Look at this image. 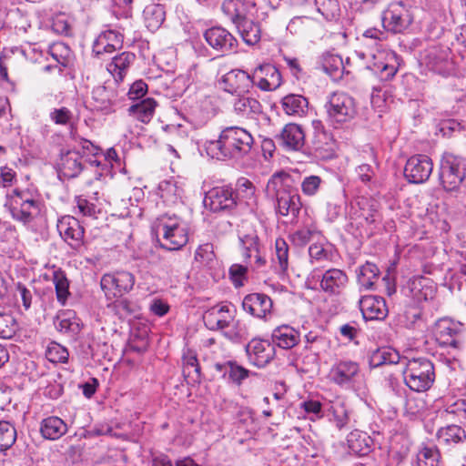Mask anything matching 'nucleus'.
<instances>
[{"mask_svg": "<svg viewBox=\"0 0 466 466\" xmlns=\"http://www.w3.org/2000/svg\"><path fill=\"white\" fill-rule=\"evenodd\" d=\"M55 168L60 178L72 179L85 170L86 164L78 149L61 150L55 161Z\"/></svg>", "mask_w": 466, "mask_h": 466, "instance_id": "obj_10", "label": "nucleus"}, {"mask_svg": "<svg viewBox=\"0 0 466 466\" xmlns=\"http://www.w3.org/2000/svg\"><path fill=\"white\" fill-rule=\"evenodd\" d=\"M309 255L311 263L329 261L331 258L330 251L319 243H313L309 246Z\"/></svg>", "mask_w": 466, "mask_h": 466, "instance_id": "obj_60", "label": "nucleus"}, {"mask_svg": "<svg viewBox=\"0 0 466 466\" xmlns=\"http://www.w3.org/2000/svg\"><path fill=\"white\" fill-rule=\"evenodd\" d=\"M333 421L339 430L343 429L350 421L349 411L341 401L334 402L330 406Z\"/></svg>", "mask_w": 466, "mask_h": 466, "instance_id": "obj_56", "label": "nucleus"}, {"mask_svg": "<svg viewBox=\"0 0 466 466\" xmlns=\"http://www.w3.org/2000/svg\"><path fill=\"white\" fill-rule=\"evenodd\" d=\"M40 431L45 439L55 441L66 433L67 425L59 417L50 416L42 420Z\"/></svg>", "mask_w": 466, "mask_h": 466, "instance_id": "obj_34", "label": "nucleus"}, {"mask_svg": "<svg viewBox=\"0 0 466 466\" xmlns=\"http://www.w3.org/2000/svg\"><path fill=\"white\" fill-rule=\"evenodd\" d=\"M57 330L62 333L75 336L80 331V325L76 319H59L56 323Z\"/></svg>", "mask_w": 466, "mask_h": 466, "instance_id": "obj_64", "label": "nucleus"}, {"mask_svg": "<svg viewBox=\"0 0 466 466\" xmlns=\"http://www.w3.org/2000/svg\"><path fill=\"white\" fill-rule=\"evenodd\" d=\"M440 443L457 444L466 440V431L459 425L451 424L441 428L437 432Z\"/></svg>", "mask_w": 466, "mask_h": 466, "instance_id": "obj_43", "label": "nucleus"}, {"mask_svg": "<svg viewBox=\"0 0 466 466\" xmlns=\"http://www.w3.org/2000/svg\"><path fill=\"white\" fill-rule=\"evenodd\" d=\"M16 440L15 426L6 420L0 421V452L11 448Z\"/></svg>", "mask_w": 466, "mask_h": 466, "instance_id": "obj_49", "label": "nucleus"}, {"mask_svg": "<svg viewBox=\"0 0 466 466\" xmlns=\"http://www.w3.org/2000/svg\"><path fill=\"white\" fill-rule=\"evenodd\" d=\"M215 258L214 248L211 243L199 245L195 252V259L202 264H209Z\"/></svg>", "mask_w": 466, "mask_h": 466, "instance_id": "obj_62", "label": "nucleus"}, {"mask_svg": "<svg viewBox=\"0 0 466 466\" xmlns=\"http://www.w3.org/2000/svg\"><path fill=\"white\" fill-rule=\"evenodd\" d=\"M244 40L249 46L255 45L260 39V29L258 24L254 23L248 17L239 24L235 25Z\"/></svg>", "mask_w": 466, "mask_h": 466, "instance_id": "obj_47", "label": "nucleus"}, {"mask_svg": "<svg viewBox=\"0 0 466 466\" xmlns=\"http://www.w3.org/2000/svg\"><path fill=\"white\" fill-rule=\"evenodd\" d=\"M275 255L273 261L279 264L282 272H285L289 267V246L283 238L276 239Z\"/></svg>", "mask_w": 466, "mask_h": 466, "instance_id": "obj_55", "label": "nucleus"}, {"mask_svg": "<svg viewBox=\"0 0 466 466\" xmlns=\"http://www.w3.org/2000/svg\"><path fill=\"white\" fill-rule=\"evenodd\" d=\"M49 117L51 121L56 125L66 126L71 124L73 119V113L67 107L62 106L59 108H54L50 112Z\"/></svg>", "mask_w": 466, "mask_h": 466, "instance_id": "obj_61", "label": "nucleus"}, {"mask_svg": "<svg viewBox=\"0 0 466 466\" xmlns=\"http://www.w3.org/2000/svg\"><path fill=\"white\" fill-rule=\"evenodd\" d=\"M239 241L242 247V255L247 265H252L257 268L263 267L266 259L261 254L259 238L255 230L239 235Z\"/></svg>", "mask_w": 466, "mask_h": 466, "instance_id": "obj_19", "label": "nucleus"}, {"mask_svg": "<svg viewBox=\"0 0 466 466\" xmlns=\"http://www.w3.org/2000/svg\"><path fill=\"white\" fill-rule=\"evenodd\" d=\"M158 228L162 232L164 243L160 244L167 250H178L188 241L187 226L177 215L166 214L159 218Z\"/></svg>", "mask_w": 466, "mask_h": 466, "instance_id": "obj_3", "label": "nucleus"}, {"mask_svg": "<svg viewBox=\"0 0 466 466\" xmlns=\"http://www.w3.org/2000/svg\"><path fill=\"white\" fill-rule=\"evenodd\" d=\"M159 195L167 204H175L180 198V190L171 181H162L159 186Z\"/></svg>", "mask_w": 466, "mask_h": 466, "instance_id": "obj_53", "label": "nucleus"}, {"mask_svg": "<svg viewBox=\"0 0 466 466\" xmlns=\"http://www.w3.org/2000/svg\"><path fill=\"white\" fill-rule=\"evenodd\" d=\"M124 36L121 33L108 29L98 35L93 43V54L96 57L103 59L123 46Z\"/></svg>", "mask_w": 466, "mask_h": 466, "instance_id": "obj_21", "label": "nucleus"}, {"mask_svg": "<svg viewBox=\"0 0 466 466\" xmlns=\"http://www.w3.org/2000/svg\"><path fill=\"white\" fill-rule=\"evenodd\" d=\"M371 58L366 65V68L377 75L380 80L389 81L393 78L398 71V67L390 61L396 58L394 53L386 54L378 52L377 54H369Z\"/></svg>", "mask_w": 466, "mask_h": 466, "instance_id": "obj_20", "label": "nucleus"}, {"mask_svg": "<svg viewBox=\"0 0 466 466\" xmlns=\"http://www.w3.org/2000/svg\"><path fill=\"white\" fill-rule=\"evenodd\" d=\"M318 12L329 21L339 15L340 8L338 0H315Z\"/></svg>", "mask_w": 466, "mask_h": 466, "instance_id": "obj_50", "label": "nucleus"}, {"mask_svg": "<svg viewBox=\"0 0 466 466\" xmlns=\"http://www.w3.org/2000/svg\"><path fill=\"white\" fill-rule=\"evenodd\" d=\"M218 111L217 99L214 96H204L189 108V117L196 127L206 125Z\"/></svg>", "mask_w": 466, "mask_h": 466, "instance_id": "obj_23", "label": "nucleus"}, {"mask_svg": "<svg viewBox=\"0 0 466 466\" xmlns=\"http://www.w3.org/2000/svg\"><path fill=\"white\" fill-rule=\"evenodd\" d=\"M234 312L228 304H218L208 309L204 316V323L210 330L224 329L234 320Z\"/></svg>", "mask_w": 466, "mask_h": 466, "instance_id": "obj_22", "label": "nucleus"}, {"mask_svg": "<svg viewBox=\"0 0 466 466\" xmlns=\"http://www.w3.org/2000/svg\"><path fill=\"white\" fill-rule=\"evenodd\" d=\"M400 361L399 353L391 348H380L372 352L370 357V365L372 368L388 364H397Z\"/></svg>", "mask_w": 466, "mask_h": 466, "instance_id": "obj_45", "label": "nucleus"}, {"mask_svg": "<svg viewBox=\"0 0 466 466\" xmlns=\"http://www.w3.org/2000/svg\"><path fill=\"white\" fill-rule=\"evenodd\" d=\"M254 83L263 91H272L281 84V75L271 64L259 65L253 73Z\"/></svg>", "mask_w": 466, "mask_h": 466, "instance_id": "obj_24", "label": "nucleus"}, {"mask_svg": "<svg viewBox=\"0 0 466 466\" xmlns=\"http://www.w3.org/2000/svg\"><path fill=\"white\" fill-rule=\"evenodd\" d=\"M221 10L234 25L247 18V5L243 0H224Z\"/></svg>", "mask_w": 466, "mask_h": 466, "instance_id": "obj_41", "label": "nucleus"}, {"mask_svg": "<svg viewBox=\"0 0 466 466\" xmlns=\"http://www.w3.org/2000/svg\"><path fill=\"white\" fill-rule=\"evenodd\" d=\"M93 107L104 114L114 111L113 106L116 100V93L106 86H98L92 91Z\"/></svg>", "mask_w": 466, "mask_h": 466, "instance_id": "obj_30", "label": "nucleus"}, {"mask_svg": "<svg viewBox=\"0 0 466 466\" xmlns=\"http://www.w3.org/2000/svg\"><path fill=\"white\" fill-rule=\"evenodd\" d=\"M433 163L426 155H415L410 157L404 167V177L408 182L422 184L426 182L432 173Z\"/></svg>", "mask_w": 466, "mask_h": 466, "instance_id": "obj_13", "label": "nucleus"}, {"mask_svg": "<svg viewBox=\"0 0 466 466\" xmlns=\"http://www.w3.org/2000/svg\"><path fill=\"white\" fill-rule=\"evenodd\" d=\"M276 208L281 216L297 218L302 208L300 196L293 190L285 196L279 197L276 199Z\"/></svg>", "mask_w": 466, "mask_h": 466, "instance_id": "obj_31", "label": "nucleus"}, {"mask_svg": "<svg viewBox=\"0 0 466 466\" xmlns=\"http://www.w3.org/2000/svg\"><path fill=\"white\" fill-rule=\"evenodd\" d=\"M234 111L242 116L254 118L262 113V105L258 100L250 96H238L234 102Z\"/></svg>", "mask_w": 466, "mask_h": 466, "instance_id": "obj_37", "label": "nucleus"}, {"mask_svg": "<svg viewBox=\"0 0 466 466\" xmlns=\"http://www.w3.org/2000/svg\"><path fill=\"white\" fill-rule=\"evenodd\" d=\"M360 372V366L352 360H339L329 370L330 380L339 386L351 384Z\"/></svg>", "mask_w": 466, "mask_h": 466, "instance_id": "obj_26", "label": "nucleus"}, {"mask_svg": "<svg viewBox=\"0 0 466 466\" xmlns=\"http://www.w3.org/2000/svg\"><path fill=\"white\" fill-rule=\"evenodd\" d=\"M249 362L258 368L268 365L275 357V347L268 340L253 339L246 346Z\"/></svg>", "mask_w": 466, "mask_h": 466, "instance_id": "obj_15", "label": "nucleus"}, {"mask_svg": "<svg viewBox=\"0 0 466 466\" xmlns=\"http://www.w3.org/2000/svg\"><path fill=\"white\" fill-rule=\"evenodd\" d=\"M13 218L25 223L31 221L40 212V203L28 191L13 190L10 195Z\"/></svg>", "mask_w": 466, "mask_h": 466, "instance_id": "obj_8", "label": "nucleus"}, {"mask_svg": "<svg viewBox=\"0 0 466 466\" xmlns=\"http://www.w3.org/2000/svg\"><path fill=\"white\" fill-rule=\"evenodd\" d=\"M359 306L365 319H384L388 315L386 301L382 297L363 296Z\"/></svg>", "mask_w": 466, "mask_h": 466, "instance_id": "obj_28", "label": "nucleus"}, {"mask_svg": "<svg viewBox=\"0 0 466 466\" xmlns=\"http://www.w3.org/2000/svg\"><path fill=\"white\" fill-rule=\"evenodd\" d=\"M349 449L359 456L368 455L371 451L372 440L363 431H353L347 437Z\"/></svg>", "mask_w": 466, "mask_h": 466, "instance_id": "obj_35", "label": "nucleus"}, {"mask_svg": "<svg viewBox=\"0 0 466 466\" xmlns=\"http://www.w3.org/2000/svg\"><path fill=\"white\" fill-rule=\"evenodd\" d=\"M57 230L71 247L76 248L82 245L84 229L74 217H63L57 223Z\"/></svg>", "mask_w": 466, "mask_h": 466, "instance_id": "obj_25", "label": "nucleus"}, {"mask_svg": "<svg viewBox=\"0 0 466 466\" xmlns=\"http://www.w3.org/2000/svg\"><path fill=\"white\" fill-rule=\"evenodd\" d=\"M322 69L332 78H339L345 71L341 56L335 54H325L321 61Z\"/></svg>", "mask_w": 466, "mask_h": 466, "instance_id": "obj_46", "label": "nucleus"}, {"mask_svg": "<svg viewBox=\"0 0 466 466\" xmlns=\"http://www.w3.org/2000/svg\"><path fill=\"white\" fill-rule=\"evenodd\" d=\"M322 183V179L319 176L310 175L303 178L301 182V191L305 196H315Z\"/></svg>", "mask_w": 466, "mask_h": 466, "instance_id": "obj_59", "label": "nucleus"}, {"mask_svg": "<svg viewBox=\"0 0 466 466\" xmlns=\"http://www.w3.org/2000/svg\"><path fill=\"white\" fill-rule=\"evenodd\" d=\"M54 32L66 35L69 31L68 15L64 12L46 14Z\"/></svg>", "mask_w": 466, "mask_h": 466, "instance_id": "obj_52", "label": "nucleus"}, {"mask_svg": "<svg viewBox=\"0 0 466 466\" xmlns=\"http://www.w3.org/2000/svg\"><path fill=\"white\" fill-rule=\"evenodd\" d=\"M293 177L284 171L276 172L268 179L266 186V194L272 199H278L279 197L285 196L294 189Z\"/></svg>", "mask_w": 466, "mask_h": 466, "instance_id": "obj_27", "label": "nucleus"}, {"mask_svg": "<svg viewBox=\"0 0 466 466\" xmlns=\"http://www.w3.org/2000/svg\"><path fill=\"white\" fill-rule=\"evenodd\" d=\"M16 331V321L8 314H0V338L11 339Z\"/></svg>", "mask_w": 466, "mask_h": 466, "instance_id": "obj_57", "label": "nucleus"}, {"mask_svg": "<svg viewBox=\"0 0 466 466\" xmlns=\"http://www.w3.org/2000/svg\"><path fill=\"white\" fill-rule=\"evenodd\" d=\"M384 29L393 34L404 33L413 22L410 5L402 1L390 3L381 15Z\"/></svg>", "mask_w": 466, "mask_h": 466, "instance_id": "obj_5", "label": "nucleus"}, {"mask_svg": "<svg viewBox=\"0 0 466 466\" xmlns=\"http://www.w3.org/2000/svg\"><path fill=\"white\" fill-rule=\"evenodd\" d=\"M426 410V401L421 397H408L405 403V412L416 417L422 414Z\"/></svg>", "mask_w": 466, "mask_h": 466, "instance_id": "obj_58", "label": "nucleus"}, {"mask_svg": "<svg viewBox=\"0 0 466 466\" xmlns=\"http://www.w3.org/2000/svg\"><path fill=\"white\" fill-rule=\"evenodd\" d=\"M215 369L218 372L222 373L224 377L228 375V380L238 386L241 385L242 381L246 380L251 373L246 368L232 361L216 363Z\"/></svg>", "mask_w": 466, "mask_h": 466, "instance_id": "obj_39", "label": "nucleus"}, {"mask_svg": "<svg viewBox=\"0 0 466 466\" xmlns=\"http://www.w3.org/2000/svg\"><path fill=\"white\" fill-rule=\"evenodd\" d=\"M283 110L289 116H302L308 108V100L300 95L289 94L282 98Z\"/></svg>", "mask_w": 466, "mask_h": 466, "instance_id": "obj_42", "label": "nucleus"}, {"mask_svg": "<svg viewBox=\"0 0 466 466\" xmlns=\"http://www.w3.org/2000/svg\"><path fill=\"white\" fill-rule=\"evenodd\" d=\"M206 42L214 50L222 54L235 52L238 47V41L233 35L221 26H213L204 33Z\"/></svg>", "mask_w": 466, "mask_h": 466, "instance_id": "obj_14", "label": "nucleus"}, {"mask_svg": "<svg viewBox=\"0 0 466 466\" xmlns=\"http://www.w3.org/2000/svg\"><path fill=\"white\" fill-rule=\"evenodd\" d=\"M328 120L335 127L351 121L357 115L355 99L347 93H332L325 104Z\"/></svg>", "mask_w": 466, "mask_h": 466, "instance_id": "obj_4", "label": "nucleus"}, {"mask_svg": "<svg viewBox=\"0 0 466 466\" xmlns=\"http://www.w3.org/2000/svg\"><path fill=\"white\" fill-rule=\"evenodd\" d=\"M254 139L249 132L239 127L224 128L217 140L208 141L205 145L207 154L212 158L239 159L247 156L253 146Z\"/></svg>", "mask_w": 466, "mask_h": 466, "instance_id": "obj_1", "label": "nucleus"}, {"mask_svg": "<svg viewBox=\"0 0 466 466\" xmlns=\"http://www.w3.org/2000/svg\"><path fill=\"white\" fill-rule=\"evenodd\" d=\"M465 177V169L460 158L446 154L441 160L440 182L446 191H456Z\"/></svg>", "mask_w": 466, "mask_h": 466, "instance_id": "obj_7", "label": "nucleus"}, {"mask_svg": "<svg viewBox=\"0 0 466 466\" xmlns=\"http://www.w3.org/2000/svg\"><path fill=\"white\" fill-rule=\"evenodd\" d=\"M403 380L413 391L428 390L435 380L433 363L429 359L422 357L408 360L403 370Z\"/></svg>", "mask_w": 466, "mask_h": 466, "instance_id": "obj_2", "label": "nucleus"}, {"mask_svg": "<svg viewBox=\"0 0 466 466\" xmlns=\"http://www.w3.org/2000/svg\"><path fill=\"white\" fill-rule=\"evenodd\" d=\"M248 272V265L233 264L229 268V278L236 288L242 287L244 285V279H246Z\"/></svg>", "mask_w": 466, "mask_h": 466, "instance_id": "obj_63", "label": "nucleus"}, {"mask_svg": "<svg viewBox=\"0 0 466 466\" xmlns=\"http://www.w3.org/2000/svg\"><path fill=\"white\" fill-rule=\"evenodd\" d=\"M53 283L55 285L57 301L62 306H65L70 296L69 281L66 273L61 269L55 270L53 273Z\"/></svg>", "mask_w": 466, "mask_h": 466, "instance_id": "obj_48", "label": "nucleus"}, {"mask_svg": "<svg viewBox=\"0 0 466 466\" xmlns=\"http://www.w3.org/2000/svg\"><path fill=\"white\" fill-rule=\"evenodd\" d=\"M322 291L330 296H339L347 288L349 277L340 268H329L321 275H317Z\"/></svg>", "mask_w": 466, "mask_h": 466, "instance_id": "obj_16", "label": "nucleus"}, {"mask_svg": "<svg viewBox=\"0 0 466 466\" xmlns=\"http://www.w3.org/2000/svg\"><path fill=\"white\" fill-rule=\"evenodd\" d=\"M253 84V76H250L247 72L239 69L228 72L219 80V86L224 91L238 96L248 92Z\"/></svg>", "mask_w": 466, "mask_h": 466, "instance_id": "obj_18", "label": "nucleus"}, {"mask_svg": "<svg viewBox=\"0 0 466 466\" xmlns=\"http://www.w3.org/2000/svg\"><path fill=\"white\" fill-rule=\"evenodd\" d=\"M450 53V48L447 46L432 45L420 53V61L429 70L445 75L449 70Z\"/></svg>", "mask_w": 466, "mask_h": 466, "instance_id": "obj_11", "label": "nucleus"}, {"mask_svg": "<svg viewBox=\"0 0 466 466\" xmlns=\"http://www.w3.org/2000/svg\"><path fill=\"white\" fill-rule=\"evenodd\" d=\"M380 270L374 263L366 262L360 267L357 272V280L360 286L365 289H373L374 283L379 279Z\"/></svg>", "mask_w": 466, "mask_h": 466, "instance_id": "obj_44", "label": "nucleus"}, {"mask_svg": "<svg viewBox=\"0 0 466 466\" xmlns=\"http://www.w3.org/2000/svg\"><path fill=\"white\" fill-rule=\"evenodd\" d=\"M183 374L188 382H198L200 380V366L197 353L189 349L183 352Z\"/></svg>", "mask_w": 466, "mask_h": 466, "instance_id": "obj_40", "label": "nucleus"}, {"mask_svg": "<svg viewBox=\"0 0 466 466\" xmlns=\"http://www.w3.org/2000/svg\"><path fill=\"white\" fill-rule=\"evenodd\" d=\"M143 18L146 26L150 31L158 29L166 19V9L161 4L149 3L143 11Z\"/></svg>", "mask_w": 466, "mask_h": 466, "instance_id": "obj_36", "label": "nucleus"}, {"mask_svg": "<svg viewBox=\"0 0 466 466\" xmlns=\"http://www.w3.org/2000/svg\"><path fill=\"white\" fill-rule=\"evenodd\" d=\"M135 58L136 56L131 52H123L113 57L106 68L116 82L123 80L129 66L134 63Z\"/></svg>", "mask_w": 466, "mask_h": 466, "instance_id": "obj_33", "label": "nucleus"}, {"mask_svg": "<svg viewBox=\"0 0 466 466\" xmlns=\"http://www.w3.org/2000/svg\"><path fill=\"white\" fill-rule=\"evenodd\" d=\"M46 356L53 363H66L68 360V350L57 342H50L47 346Z\"/></svg>", "mask_w": 466, "mask_h": 466, "instance_id": "obj_54", "label": "nucleus"}, {"mask_svg": "<svg viewBox=\"0 0 466 466\" xmlns=\"http://www.w3.org/2000/svg\"><path fill=\"white\" fill-rule=\"evenodd\" d=\"M433 333L441 346H451L459 350L464 348L466 332L461 323L449 319H439L435 324Z\"/></svg>", "mask_w": 466, "mask_h": 466, "instance_id": "obj_9", "label": "nucleus"}, {"mask_svg": "<svg viewBox=\"0 0 466 466\" xmlns=\"http://www.w3.org/2000/svg\"><path fill=\"white\" fill-rule=\"evenodd\" d=\"M440 453L435 446L422 447L417 455L418 466H440Z\"/></svg>", "mask_w": 466, "mask_h": 466, "instance_id": "obj_51", "label": "nucleus"}, {"mask_svg": "<svg viewBox=\"0 0 466 466\" xmlns=\"http://www.w3.org/2000/svg\"><path fill=\"white\" fill-rule=\"evenodd\" d=\"M279 139L286 149L299 151L304 146L305 133L299 125L290 123L283 127Z\"/></svg>", "mask_w": 466, "mask_h": 466, "instance_id": "obj_29", "label": "nucleus"}, {"mask_svg": "<svg viewBox=\"0 0 466 466\" xmlns=\"http://www.w3.org/2000/svg\"><path fill=\"white\" fill-rule=\"evenodd\" d=\"M203 204L212 212L232 210L237 205L235 192L229 187H213L206 193Z\"/></svg>", "mask_w": 466, "mask_h": 466, "instance_id": "obj_12", "label": "nucleus"}, {"mask_svg": "<svg viewBox=\"0 0 466 466\" xmlns=\"http://www.w3.org/2000/svg\"><path fill=\"white\" fill-rule=\"evenodd\" d=\"M135 276L126 270L106 273L100 280V287L106 299L121 298L130 292L135 285Z\"/></svg>", "mask_w": 466, "mask_h": 466, "instance_id": "obj_6", "label": "nucleus"}, {"mask_svg": "<svg viewBox=\"0 0 466 466\" xmlns=\"http://www.w3.org/2000/svg\"><path fill=\"white\" fill-rule=\"evenodd\" d=\"M157 106V101L154 98L148 97L132 105L127 111L129 116L142 123L147 124L154 116Z\"/></svg>", "mask_w": 466, "mask_h": 466, "instance_id": "obj_38", "label": "nucleus"}, {"mask_svg": "<svg viewBox=\"0 0 466 466\" xmlns=\"http://www.w3.org/2000/svg\"><path fill=\"white\" fill-rule=\"evenodd\" d=\"M272 299L264 293L248 294L242 301L243 310L259 319H267L272 313Z\"/></svg>", "mask_w": 466, "mask_h": 466, "instance_id": "obj_17", "label": "nucleus"}, {"mask_svg": "<svg viewBox=\"0 0 466 466\" xmlns=\"http://www.w3.org/2000/svg\"><path fill=\"white\" fill-rule=\"evenodd\" d=\"M271 338L273 343L284 350L295 347L300 339L299 331L289 325L277 327L273 330Z\"/></svg>", "mask_w": 466, "mask_h": 466, "instance_id": "obj_32", "label": "nucleus"}]
</instances>
